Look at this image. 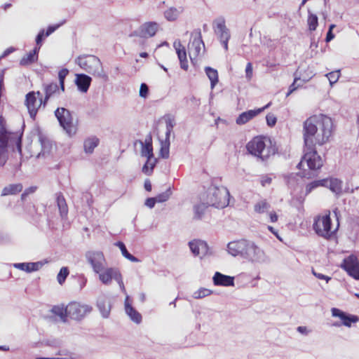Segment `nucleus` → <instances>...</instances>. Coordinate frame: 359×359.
Listing matches in <instances>:
<instances>
[{"instance_id":"f257e3e1","label":"nucleus","mask_w":359,"mask_h":359,"mask_svg":"<svg viewBox=\"0 0 359 359\" xmlns=\"http://www.w3.org/2000/svg\"><path fill=\"white\" fill-rule=\"evenodd\" d=\"M303 132L305 154L297 167L304 170L306 165L309 170L320 169L323 163L316 145H323L329 141L333 133L332 120L322 114L311 116L304 122Z\"/></svg>"},{"instance_id":"f03ea898","label":"nucleus","mask_w":359,"mask_h":359,"mask_svg":"<svg viewBox=\"0 0 359 359\" xmlns=\"http://www.w3.org/2000/svg\"><path fill=\"white\" fill-rule=\"evenodd\" d=\"M227 252L233 257H241L252 264H264L269 257L264 250L251 240L239 239L226 245Z\"/></svg>"},{"instance_id":"7ed1b4c3","label":"nucleus","mask_w":359,"mask_h":359,"mask_svg":"<svg viewBox=\"0 0 359 359\" xmlns=\"http://www.w3.org/2000/svg\"><path fill=\"white\" fill-rule=\"evenodd\" d=\"M75 62L82 69L93 76L102 79L105 81H108L109 76L97 57L92 55H80L76 58Z\"/></svg>"},{"instance_id":"20e7f679","label":"nucleus","mask_w":359,"mask_h":359,"mask_svg":"<svg viewBox=\"0 0 359 359\" xmlns=\"http://www.w3.org/2000/svg\"><path fill=\"white\" fill-rule=\"evenodd\" d=\"M247 149L250 154L261 159L266 161L276 153V148L269 138L256 137L247 144Z\"/></svg>"},{"instance_id":"39448f33","label":"nucleus","mask_w":359,"mask_h":359,"mask_svg":"<svg viewBox=\"0 0 359 359\" xmlns=\"http://www.w3.org/2000/svg\"><path fill=\"white\" fill-rule=\"evenodd\" d=\"M201 200L206 201V203L210 206L224 208L229 205V192L224 187L211 186L203 195Z\"/></svg>"},{"instance_id":"423d86ee","label":"nucleus","mask_w":359,"mask_h":359,"mask_svg":"<svg viewBox=\"0 0 359 359\" xmlns=\"http://www.w3.org/2000/svg\"><path fill=\"white\" fill-rule=\"evenodd\" d=\"M55 115L59 121L60 126L69 137H72L76 133L77 126L73 122V118L70 111L65 108H57L55 111Z\"/></svg>"},{"instance_id":"0eeeda50","label":"nucleus","mask_w":359,"mask_h":359,"mask_svg":"<svg viewBox=\"0 0 359 359\" xmlns=\"http://www.w3.org/2000/svg\"><path fill=\"white\" fill-rule=\"evenodd\" d=\"M96 274H98L99 280L102 284L109 285L111 284L112 280H114L117 282L121 290L125 291L122 275L118 269L116 267H107L106 266L103 271Z\"/></svg>"},{"instance_id":"6e6552de","label":"nucleus","mask_w":359,"mask_h":359,"mask_svg":"<svg viewBox=\"0 0 359 359\" xmlns=\"http://www.w3.org/2000/svg\"><path fill=\"white\" fill-rule=\"evenodd\" d=\"M86 262L90 266L95 273H100L107 266L105 257L102 251L88 250L85 253Z\"/></svg>"},{"instance_id":"1a4fd4ad","label":"nucleus","mask_w":359,"mask_h":359,"mask_svg":"<svg viewBox=\"0 0 359 359\" xmlns=\"http://www.w3.org/2000/svg\"><path fill=\"white\" fill-rule=\"evenodd\" d=\"M92 308L86 304L71 302L65 309V316L72 319L81 320L91 311Z\"/></svg>"},{"instance_id":"9d476101","label":"nucleus","mask_w":359,"mask_h":359,"mask_svg":"<svg viewBox=\"0 0 359 359\" xmlns=\"http://www.w3.org/2000/svg\"><path fill=\"white\" fill-rule=\"evenodd\" d=\"M191 37L192 40L188 46V50L190 59L193 61L194 60H196V58L203 53L205 45L201 39L200 32L196 34L195 36L192 34Z\"/></svg>"},{"instance_id":"9b49d317","label":"nucleus","mask_w":359,"mask_h":359,"mask_svg":"<svg viewBox=\"0 0 359 359\" xmlns=\"http://www.w3.org/2000/svg\"><path fill=\"white\" fill-rule=\"evenodd\" d=\"M341 267L347 273L356 280H359V260L355 255H350L345 258L341 264Z\"/></svg>"},{"instance_id":"f8f14e48","label":"nucleus","mask_w":359,"mask_h":359,"mask_svg":"<svg viewBox=\"0 0 359 359\" xmlns=\"http://www.w3.org/2000/svg\"><path fill=\"white\" fill-rule=\"evenodd\" d=\"M25 104L30 117L34 119L39 109L43 105V100L42 98L37 99L35 92L32 91L26 95Z\"/></svg>"},{"instance_id":"ddd939ff","label":"nucleus","mask_w":359,"mask_h":359,"mask_svg":"<svg viewBox=\"0 0 359 359\" xmlns=\"http://www.w3.org/2000/svg\"><path fill=\"white\" fill-rule=\"evenodd\" d=\"M11 134L5 129L0 130V165L4 166L7 161V152Z\"/></svg>"},{"instance_id":"4468645a","label":"nucleus","mask_w":359,"mask_h":359,"mask_svg":"<svg viewBox=\"0 0 359 359\" xmlns=\"http://www.w3.org/2000/svg\"><path fill=\"white\" fill-rule=\"evenodd\" d=\"M213 28L215 34L219 41L229 40L230 31L225 25V20L222 18L216 19L213 22Z\"/></svg>"},{"instance_id":"2eb2a0df","label":"nucleus","mask_w":359,"mask_h":359,"mask_svg":"<svg viewBox=\"0 0 359 359\" xmlns=\"http://www.w3.org/2000/svg\"><path fill=\"white\" fill-rule=\"evenodd\" d=\"M159 25L156 22H147L142 24L136 35L143 38H149L154 36L158 30Z\"/></svg>"},{"instance_id":"dca6fc26","label":"nucleus","mask_w":359,"mask_h":359,"mask_svg":"<svg viewBox=\"0 0 359 359\" xmlns=\"http://www.w3.org/2000/svg\"><path fill=\"white\" fill-rule=\"evenodd\" d=\"M189 245L191 252L195 256L201 257L208 254L209 248L208 244L203 241H193L189 243Z\"/></svg>"},{"instance_id":"f3484780","label":"nucleus","mask_w":359,"mask_h":359,"mask_svg":"<svg viewBox=\"0 0 359 359\" xmlns=\"http://www.w3.org/2000/svg\"><path fill=\"white\" fill-rule=\"evenodd\" d=\"M331 311L332 316L339 318L342 321L341 323L346 327H351V323H357L359 320L358 316L346 314L345 312L337 308H332Z\"/></svg>"},{"instance_id":"a211bd4d","label":"nucleus","mask_w":359,"mask_h":359,"mask_svg":"<svg viewBox=\"0 0 359 359\" xmlns=\"http://www.w3.org/2000/svg\"><path fill=\"white\" fill-rule=\"evenodd\" d=\"M270 104H267L266 106L262 108H259L257 109L249 110L245 112L241 113L238 117L236 118V123L238 125H243L248 122L250 120L252 119L257 115L262 112L265 109L268 108Z\"/></svg>"},{"instance_id":"6ab92c4d","label":"nucleus","mask_w":359,"mask_h":359,"mask_svg":"<svg viewBox=\"0 0 359 359\" xmlns=\"http://www.w3.org/2000/svg\"><path fill=\"white\" fill-rule=\"evenodd\" d=\"M212 281L216 286H234V277L224 275L218 271L215 273Z\"/></svg>"},{"instance_id":"aec40b11","label":"nucleus","mask_w":359,"mask_h":359,"mask_svg":"<svg viewBox=\"0 0 359 359\" xmlns=\"http://www.w3.org/2000/svg\"><path fill=\"white\" fill-rule=\"evenodd\" d=\"M173 46L180 62L181 68L187 70L188 69V62L187 60V53L184 46L181 44L180 40H176L173 43Z\"/></svg>"},{"instance_id":"412c9836","label":"nucleus","mask_w":359,"mask_h":359,"mask_svg":"<svg viewBox=\"0 0 359 359\" xmlns=\"http://www.w3.org/2000/svg\"><path fill=\"white\" fill-rule=\"evenodd\" d=\"M92 78L85 74H76L75 83L82 93H86L90 86Z\"/></svg>"},{"instance_id":"4be33fe9","label":"nucleus","mask_w":359,"mask_h":359,"mask_svg":"<svg viewBox=\"0 0 359 359\" xmlns=\"http://www.w3.org/2000/svg\"><path fill=\"white\" fill-rule=\"evenodd\" d=\"M332 226H313V228L317 235L328 239L336 233L339 226H335L334 229H332Z\"/></svg>"},{"instance_id":"5701e85b","label":"nucleus","mask_w":359,"mask_h":359,"mask_svg":"<svg viewBox=\"0 0 359 359\" xmlns=\"http://www.w3.org/2000/svg\"><path fill=\"white\" fill-rule=\"evenodd\" d=\"M43 266L42 262H23V263H15L13 264V266L15 269L25 271L27 273L38 271Z\"/></svg>"},{"instance_id":"b1692460","label":"nucleus","mask_w":359,"mask_h":359,"mask_svg":"<svg viewBox=\"0 0 359 359\" xmlns=\"http://www.w3.org/2000/svg\"><path fill=\"white\" fill-rule=\"evenodd\" d=\"M125 310L127 315L130 317V320L137 324L142 321L141 314L137 311L129 303V297H126L125 301Z\"/></svg>"},{"instance_id":"393cba45","label":"nucleus","mask_w":359,"mask_h":359,"mask_svg":"<svg viewBox=\"0 0 359 359\" xmlns=\"http://www.w3.org/2000/svg\"><path fill=\"white\" fill-rule=\"evenodd\" d=\"M97 306L104 318H108L111 311V304L107 297H100L97 299Z\"/></svg>"},{"instance_id":"a878e982","label":"nucleus","mask_w":359,"mask_h":359,"mask_svg":"<svg viewBox=\"0 0 359 359\" xmlns=\"http://www.w3.org/2000/svg\"><path fill=\"white\" fill-rule=\"evenodd\" d=\"M327 182L324 185L328 187L337 196H339L342 193V181L337 178L325 179Z\"/></svg>"},{"instance_id":"bb28decb","label":"nucleus","mask_w":359,"mask_h":359,"mask_svg":"<svg viewBox=\"0 0 359 359\" xmlns=\"http://www.w3.org/2000/svg\"><path fill=\"white\" fill-rule=\"evenodd\" d=\"M56 203L62 219L65 218L68 214V206L62 193L56 194Z\"/></svg>"},{"instance_id":"cd10ccee","label":"nucleus","mask_w":359,"mask_h":359,"mask_svg":"<svg viewBox=\"0 0 359 359\" xmlns=\"http://www.w3.org/2000/svg\"><path fill=\"white\" fill-rule=\"evenodd\" d=\"M142 145L141 154L142 156H145L149 158V161L154 156L153 155V147L151 143V137H148L146 138L145 142H140Z\"/></svg>"},{"instance_id":"c85d7f7f","label":"nucleus","mask_w":359,"mask_h":359,"mask_svg":"<svg viewBox=\"0 0 359 359\" xmlns=\"http://www.w3.org/2000/svg\"><path fill=\"white\" fill-rule=\"evenodd\" d=\"M39 141L41 147V151L39 154L38 157L49 154L53 147L52 142L41 134L39 135Z\"/></svg>"},{"instance_id":"c756f323","label":"nucleus","mask_w":359,"mask_h":359,"mask_svg":"<svg viewBox=\"0 0 359 359\" xmlns=\"http://www.w3.org/2000/svg\"><path fill=\"white\" fill-rule=\"evenodd\" d=\"M60 25H61V24H58V25H50L48 27L46 32L43 29L41 30L36 37V46L38 47H41V43L43 41V40L46 37L48 36L52 33H53Z\"/></svg>"},{"instance_id":"7c9ffc66","label":"nucleus","mask_w":359,"mask_h":359,"mask_svg":"<svg viewBox=\"0 0 359 359\" xmlns=\"http://www.w3.org/2000/svg\"><path fill=\"white\" fill-rule=\"evenodd\" d=\"M22 190V184L20 183L11 184L6 186L1 191V196H6L8 195H15Z\"/></svg>"},{"instance_id":"2f4dec72","label":"nucleus","mask_w":359,"mask_h":359,"mask_svg":"<svg viewBox=\"0 0 359 359\" xmlns=\"http://www.w3.org/2000/svg\"><path fill=\"white\" fill-rule=\"evenodd\" d=\"M39 49L40 47H35L32 51L25 55L20 62V65L27 66L36 61Z\"/></svg>"},{"instance_id":"473e14b6","label":"nucleus","mask_w":359,"mask_h":359,"mask_svg":"<svg viewBox=\"0 0 359 359\" xmlns=\"http://www.w3.org/2000/svg\"><path fill=\"white\" fill-rule=\"evenodd\" d=\"M100 140L95 136L86 138L83 142L84 151L87 154L93 153L94 149L99 144Z\"/></svg>"},{"instance_id":"72a5a7b5","label":"nucleus","mask_w":359,"mask_h":359,"mask_svg":"<svg viewBox=\"0 0 359 359\" xmlns=\"http://www.w3.org/2000/svg\"><path fill=\"white\" fill-rule=\"evenodd\" d=\"M43 90L45 92V97L43 100V107L46 106V102L49 98L53 95L55 93L59 91L58 85L57 83H51L50 84L44 85Z\"/></svg>"},{"instance_id":"f704fd0d","label":"nucleus","mask_w":359,"mask_h":359,"mask_svg":"<svg viewBox=\"0 0 359 359\" xmlns=\"http://www.w3.org/2000/svg\"><path fill=\"white\" fill-rule=\"evenodd\" d=\"M331 212L330 210H325L314 217L313 224H331Z\"/></svg>"},{"instance_id":"c9c22d12","label":"nucleus","mask_w":359,"mask_h":359,"mask_svg":"<svg viewBox=\"0 0 359 359\" xmlns=\"http://www.w3.org/2000/svg\"><path fill=\"white\" fill-rule=\"evenodd\" d=\"M205 72L209 80L210 81L211 89H213L219 81L218 72L216 69L210 67H206L205 68Z\"/></svg>"},{"instance_id":"e433bc0d","label":"nucleus","mask_w":359,"mask_h":359,"mask_svg":"<svg viewBox=\"0 0 359 359\" xmlns=\"http://www.w3.org/2000/svg\"><path fill=\"white\" fill-rule=\"evenodd\" d=\"M182 7H171L164 12V16L168 21H174L178 18V16L181 13H182Z\"/></svg>"},{"instance_id":"4c0bfd02","label":"nucleus","mask_w":359,"mask_h":359,"mask_svg":"<svg viewBox=\"0 0 359 359\" xmlns=\"http://www.w3.org/2000/svg\"><path fill=\"white\" fill-rule=\"evenodd\" d=\"M115 245L119 248V249L121 250V253L124 257H126V259H128V260H130L133 262H140L139 259H137V257H135V256H133V255H131L130 253L128 252L125 244L123 242L118 241V242L116 243Z\"/></svg>"},{"instance_id":"58836bf2","label":"nucleus","mask_w":359,"mask_h":359,"mask_svg":"<svg viewBox=\"0 0 359 359\" xmlns=\"http://www.w3.org/2000/svg\"><path fill=\"white\" fill-rule=\"evenodd\" d=\"M210 206L206 203V201H203L202 202L194 206V218L196 219H201L205 213V210L207 208Z\"/></svg>"},{"instance_id":"ea45409f","label":"nucleus","mask_w":359,"mask_h":359,"mask_svg":"<svg viewBox=\"0 0 359 359\" xmlns=\"http://www.w3.org/2000/svg\"><path fill=\"white\" fill-rule=\"evenodd\" d=\"M309 12L307 23L309 25V29L310 31H315L318 25V18L316 14L311 13L310 11Z\"/></svg>"},{"instance_id":"a19ab883","label":"nucleus","mask_w":359,"mask_h":359,"mask_svg":"<svg viewBox=\"0 0 359 359\" xmlns=\"http://www.w3.org/2000/svg\"><path fill=\"white\" fill-rule=\"evenodd\" d=\"M270 208V204L266 200H261L255 205V211L258 213H263Z\"/></svg>"},{"instance_id":"79ce46f5","label":"nucleus","mask_w":359,"mask_h":359,"mask_svg":"<svg viewBox=\"0 0 359 359\" xmlns=\"http://www.w3.org/2000/svg\"><path fill=\"white\" fill-rule=\"evenodd\" d=\"M327 181L325 180L313 181L306 187V194H310L313 189L318 187H324Z\"/></svg>"},{"instance_id":"37998d69","label":"nucleus","mask_w":359,"mask_h":359,"mask_svg":"<svg viewBox=\"0 0 359 359\" xmlns=\"http://www.w3.org/2000/svg\"><path fill=\"white\" fill-rule=\"evenodd\" d=\"M212 293V290L205 287H201L194 292L193 297L194 299H201L210 295Z\"/></svg>"},{"instance_id":"c03bdc74","label":"nucleus","mask_w":359,"mask_h":359,"mask_svg":"<svg viewBox=\"0 0 359 359\" xmlns=\"http://www.w3.org/2000/svg\"><path fill=\"white\" fill-rule=\"evenodd\" d=\"M69 273V269L67 267H62L57 276V280L59 284L62 285L65 281Z\"/></svg>"},{"instance_id":"a18cd8bd","label":"nucleus","mask_w":359,"mask_h":359,"mask_svg":"<svg viewBox=\"0 0 359 359\" xmlns=\"http://www.w3.org/2000/svg\"><path fill=\"white\" fill-rule=\"evenodd\" d=\"M341 73L339 70L334 71L330 72L326 74V76L327 77L330 83L331 86H332L334 83H337L340 77Z\"/></svg>"},{"instance_id":"49530a36","label":"nucleus","mask_w":359,"mask_h":359,"mask_svg":"<svg viewBox=\"0 0 359 359\" xmlns=\"http://www.w3.org/2000/svg\"><path fill=\"white\" fill-rule=\"evenodd\" d=\"M69 73L68 69H62L58 73V78L60 81V85L61 88V90L63 92L65 90V79Z\"/></svg>"},{"instance_id":"de8ad7c7","label":"nucleus","mask_w":359,"mask_h":359,"mask_svg":"<svg viewBox=\"0 0 359 359\" xmlns=\"http://www.w3.org/2000/svg\"><path fill=\"white\" fill-rule=\"evenodd\" d=\"M171 194L170 189H168L165 191L158 194L155 197L157 203H163L168 200Z\"/></svg>"},{"instance_id":"09e8293b","label":"nucleus","mask_w":359,"mask_h":359,"mask_svg":"<svg viewBox=\"0 0 359 359\" xmlns=\"http://www.w3.org/2000/svg\"><path fill=\"white\" fill-rule=\"evenodd\" d=\"M169 140H165V143L162 145L161 148L160 154L161 156L163 158H168L169 157Z\"/></svg>"},{"instance_id":"8fccbe9b","label":"nucleus","mask_w":359,"mask_h":359,"mask_svg":"<svg viewBox=\"0 0 359 359\" xmlns=\"http://www.w3.org/2000/svg\"><path fill=\"white\" fill-rule=\"evenodd\" d=\"M139 95H140V97L144 98V99L148 97L149 86L145 83H141L140 87Z\"/></svg>"},{"instance_id":"3c124183","label":"nucleus","mask_w":359,"mask_h":359,"mask_svg":"<svg viewBox=\"0 0 359 359\" xmlns=\"http://www.w3.org/2000/svg\"><path fill=\"white\" fill-rule=\"evenodd\" d=\"M154 165V163L151 162V159L149 161V158H147V163L144 165L142 168L143 172H144L147 175H150L153 170Z\"/></svg>"},{"instance_id":"603ef678","label":"nucleus","mask_w":359,"mask_h":359,"mask_svg":"<svg viewBox=\"0 0 359 359\" xmlns=\"http://www.w3.org/2000/svg\"><path fill=\"white\" fill-rule=\"evenodd\" d=\"M175 123L174 120L169 118L166 121V133H165V137L166 140H168L170 138V133L172 130V128L174 127Z\"/></svg>"},{"instance_id":"864d4df0","label":"nucleus","mask_w":359,"mask_h":359,"mask_svg":"<svg viewBox=\"0 0 359 359\" xmlns=\"http://www.w3.org/2000/svg\"><path fill=\"white\" fill-rule=\"evenodd\" d=\"M267 125L270 127H273L276 125L277 118L273 114H268L266 116Z\"/></svg>"},{"instance_id":"5fc2aeb1","label":"nucleus","mask_w":359,"mask_h":359,"mask_svg":"<svg viewBox=\"0 0 359 359\" xmlns=\"http://www.w3.org/2000/svg\"><path fill=\"white\" fill-rule=\"evenodd\" d=\"M298 80H299V78H298V77L294 78V82L289 87V90H288L286 96H289L292 93H293L300 86L299 84L297 85Z\"/></svg>"},{"instance_id":"6e6d98bb","label":"nucleus","mask_w":359,"mask_h":359,"mask_svg":"<svg viewBox=\"0 0 359 359\" xmlns=\"http://www.w3.org/2000/svg\"><path fill=\"white\" fill-rule=\"evenodd\" d=\"M245 77L248 80H250L252 77V65L248 62L245 67Z\"/></svg>"},{"instance_id":"4d7b16f0","label":"nucleus","mask_w":359,"mask_h":359,"mask_svg":"<svg viewBox=\"0 0 359 359\" xmlns=\"http://www.w3.org/2000/svg\"><path fill=\"white\" fill-rule=\"evenodd\" d=\"M297 331L305 336L309 335L311 332V330L309 329L306 326H299L297 327Z\"/></svg>"},{"instance_id":"13d9d810","label":"nucleus","mask_w":359,"mask_h":359,"mask_svg":"<svg viewBox=\"0 0 359 359\" xmlns=\"http://www.w3.org/2000/svg\"><path fill=\"white\" fill-rule=\"evenodd\" d=\"M272 179L268 175H264L261 177L260 182L262 187H266L271 183Z\"/></svg>"},{"instance_id":"bf43d9fd","label":"nucleus","mask_w":359,"mask_h":359,"mask_svg":"<svg viewBox=\"0 0 359 359\" xmlns=\"http://www.w3.org/2000/svg\"><path fill=\"white\" fill-rule=\"evenodd\" d=\"M52 311L55 314L60 316L61 318L65 316V309L63 308L55 306Z\"/></svg>"},{"instance_id":"052dcab7","label":"nucleus","mask_w":359,"mask_h":359,"mask_svg":"<svg viewBox=\"0 0 359 359\" xmlns=\"http://www.w3.org/2000/svg\"><path fill=\"white\" fill-rule=\"evenodd\" d=\"M312 273L318 279H321V280H325L326 282L327 283L330 279L331 278L329 277V276H327L325 275H323L322 273H317L314 270L312 271Z\"/></svg>"},{"instance_id":"680f3d73","label":"nucleus","mask_w":359,"mask_h":359,"mask_svg":"<svg viewBox=\"0 0 359 359\" xmlns=\"http://www.w3.org/2000/svg\"><path fill=\"white\" fill-rule=\"evenodd\" d=\"M156 203H157V202H156V201L155 197H154V198H147V199L146 200V201H145V205H146L147 207H149V208H154V205H155Z\"/></svg>"},{"instance_id":"e2e57ef3","label":"nucleus","mask_w":359,"mask_h":359,"mask_svg":"<svg viewBox=\"0 0 359 359\" xmlns=\"http://www.w3.org/2000/svg\"><path fill=\"white\" fill-rule=\"evenodd\" d=\"M269 217H270V222L271 223H275L278 221V215L276 214V212H271L269 213Z\"/></svg>"},{"instance_id":"0e129e2a","label":"nucleus","mask_w":359,"mask_h":359,"mask_svg":"<svg viewBox=\"0 0 359 359\" xmlns=\"http://www.w3.org/2000/svg\"><path fill=\"white\" fill-rule=\"evenodd\" d=\"M37 189V187L36 186L30 187L27 189H26L24 191L25 192V194L29 195L31 194L34 193Z\"/></svg>"},{"instance_id":"69168bd1","label":"nucleus","mask_w":359,"mask_h":359,"mask_svg":"<svg viewBox=\"0 0 359 359\" xmlns=\"http://www.w3.org/2000/svg\"><path fill=\"white\" fill-rule=\"evenodd\" d=\"M334 38V35L333 34L332 32H327V36H326V38H325V41L326 42H330V41H332L333 39Z\"/></svg>"},{"instance_id":"338daca9","label":"nucleus","mask_w":359,"mask_h":359,"mask_svg":"<svg viewBox=\"0 0 359 359\" xmlns=\"http://www.w3.org/2000/svg\"><path fill=\"white\" fill-rule=\"evenodd\" d=\"M144 189L148 191L151 190V184L149 180H146L144 182Z\"/></svg>"},{"instance_id":"774afa93","label":"nucleus","mask_w":359,"mask_h":359,"mask_svg":"<svg viewBox=\"0 0 359 359\" xmlns=\"http://www.w3.org/2000/svg\"><path fill=\"white\" fill-rule=\"evenodd\" d=\"M39 359H72L71 356L65 358H39Z\"/></svg>"}]
</instances>
